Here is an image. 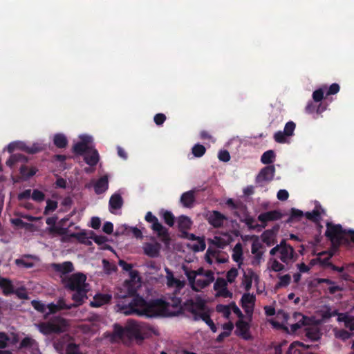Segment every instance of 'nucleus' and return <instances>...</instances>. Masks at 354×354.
Wrapping results in <instances>:
<instances>
[{
  "label": "nucleus",
  "instance_id": "f257e3e1",
  "mask_svg": "<svg viewBox=\"0 0 354 354\" xmlns=\"http://www.w3.org/2000/svg\"><path fill=\"white\" fill-rule=\"evenodd\" d=\"M129 274L130 280L124 281L120 292L117 294L121 299L116 304L118 311L125 315H136L146 317H155L162 314L169 304L159 299L147 302L137 294L136 281L140 280L138 271L132 269Z\"/></svg>",
  "mask_w": 354,
  "mask_h": 354
},
{
  "label": "nucleus",
  "instance_id": "f03ea898",
  "mask_svg": "<svg viewBox=\"0 0 354 354\" xmlns=\"http://www.w3.org/2000/svg\"><path fill=\"white\" fill-rule=\"evenodd\" d=\"M147 328V325L145 323L129 320L124 328L118 324H115L113 325V335L120 339H124L127 337L143 340L146 337L145 330Z\"/></svg>",
  "mask_w": 354,
  "mask_h": 354
},
{
  "label": "nucleus",
  "instance_id": "7ed1b4c3",
  "mask_svg": "<svg viewBox=\"0 0 354 354\" xmlns=\"http://www.w3.org/2000/svg\"><path fill=\"white\" fill-rule=\"evenodd\" d=\"M349 234L351 241L354 243V230H344L340 224H333L330 222L326 223L325 236L331 241L333 246L337 248L344 241L348 242L344 235Z\"/></svg>",
  "mask_w": 354,
  "mask_h": 354
},
{
  "label": "nucleus",
  "instance_id": "20e7f679",
  "mask_svg": "<svg viewBox=\"0 0 354 354\" xmlns=\"http://www.w3.org/2000/svg\"><path fill=\"white\" fill-rule=\"evenodd\" d=\"M27 162L28 158L26 156L21 153H15L11 155L9 159L7 160L6 165L13 169L20 165V174L25 180H28L36 174L37 169L34 167L29 168L26 166V163Z\"/></svg>",
  "mask_w": 354,
  "mask_h": 354
},
{
  "label": "nucleus",
  "instance_id": "39448f33",
  "mask_svg": "<svg viewBox=\"0 0 354 354\" xmlns=\"http://www.w3.org/2000/svg\"><path fill=\"white\" fill-rule=\"evenodd\" d=\"M145 221L151 223V228L156 232L158 237L165 245H168L170 243L171 238L169 234L168 229L164 227L158 221V218L155 216L151 212H147L145 215Z\"/></svg>",
  "mask_w": 354,
  "mask_h": 354
},
{
  "label": "nucleus",
  "instance_id": "423d86ee",
  "mask_svg": "<svg viewBox=\"0 0 354 354\" xmlns=\"http://www.w3.org/2000/svg\"><path fill=\"white\" fill-rule=\"evenodd\" d=\"M37 327L39 330L46 335L61 333L65 330L66 321L62 318H57L46 322H41L37 325Z\"/></svg>",
  "mask_w": 354,
  "mask_h": 354
},
{
  "label": "nucleus",
  "instance_id": "0eeeda50",
  "mask_svg": "<svg viewBox=\"0 0 354 354\" xmlns=\"http://www.w3.org/2000/svg\"><path fill=\"white\" fill-rule=\"evenodd\" d=\"M86 277L83 273H75L72 274L66 281V286L71 290H77L79 289L86 288Z\"/></svg>",
  "mask_w": 354,
  "mask_h": 354
},
{
  "label": "nucleus",
  "instance_id": "6e6552de",
  "mask_svg": "<svg viewBox=\"0 0 354 354\" xmlns=\"http://www.w3.org/2000/svg\"><path fill=\"white\" fill-rule=\"evenodd\" d=\"M226 205L233 211L235 216L241 221L248 214L246 205L241 201H234L232 198H228L226 201Z\"/></svg>",
  "mask_w": 354,
  "mask_h": 354
},
{
  "label": "nucleus",
  "instance_id": "1a4fd4ad",
  "mask_svg": "<svg viewBox=\"0 0 354 354\" xmlns=\"http://www.w3.org/2000/svg\"><path fill=\"white\" fill-rule=\"evenodd\" d=\"M80 141L74 145L73 149V152L78 155L85 154L88 151L92 148L91 143L93 141L91 136L84 135L80 136Z\"/></svg>",
  "mask_w": 354,
  "mask_h": 354
},
{
  "label": "nucleus",
  "instance_id": "9d476101",
  "mask_svg": "<svg viewBox=\"0 0 354 354\" xmlns=\"http://www.w3.org/2000/svg\"><path fill=\"white\" fill-rule=\"evenodd\" d=\"M282 216L283 214L279 210H271L261 213L257 218L261 222V225H263L265 228L267 226L268 222L278 221Z\"/></svg>",
  "mask_w": 354,
  "mask_h": 354
},
{
  "label": "nucleus",
  "instance_id": "9b49d317",
  "mask_svg": "<svg viewBox=\"0 0 354 354\" xmlns=\"http://www.w3.org/2000/svg\"><path fill=\"white\" fill-rule=\"evenodd\" d=\"M281 244L282 246L279 250V259L283 263L288 264L293 259L295 250L290 245L286 243L285 239L281 241Z\"/></svg>",
  "mask_w": 354,
  "mask_h": 354
},
{
  "label": "nucleus",
  "instance_id": "f8f14e48",
  "mask_svg": "<svg viewBox=\"0 0 354 354\" xmlns=\"http://www.w3.org/2000/svg\"><path fill=\"white\" fill-rule=\"evenodd\" d=\"M185 308L187 310L192 313L194 315V317H196V314H200V312L198 310L203 311L205 308V302L203 299L200 297H198L196 301L188 300L185 304Z\"/></svg>",
  "mask_w": 354,
  "mask_h": 354
},
{
  "label": "nucleus",
  "instance_id": "ddd939ff",
  "mask_svg": "<svg viewBox=\"0 0 354 354\" xmlns=\"http://www.w3.org/2000/svg\"><path fill=\"white\" fill-rule=\"evenodd\" d=\"M275 167L274 165H268L261 169L259 174L257 177V182L260 183L261 182L271 181L274 176Z\"/></svg>",
  "mask_w": 354,
  "mask_h": 354
},
{
  "label": "nucleus",
  "instance_id": "4468645a",
  "mask_svg": "<svg viewBox=\"0 0 354 354\" xmlns=\"http://www.w3.org/2000/svg\"><path fill=\"white\" fill-rule=\"evenodd\" d=\"M236 334L239 336L242 337L244 339H250L251 336L249 333L250 324L243 319H239L236 323Z\"/></svg>",
  "mask_w": 354,
  "mask_h": 354
},
{
  "label": "nucleus",
  "instance_id": "2eb2a0df",
  "mask_svg": "<svg viewBox=\"0 0 354 354\" xmlns=\"http://www.w3.org/2000/svg\"><path fill=\"white\" fill-rule=\"evenodd\" d=\"M195 191L189 190L184 192L180 198V202L184 207L192 208L195 203Z\"/></svg>",
  "mask_w": 354,
  "mask_h": 354
},
{
  "label": "nucleus",
  "instance_id": "dca6fc26",
  "mask_svg": "<svg viewBox=\"0 0 354 354\" xmlns=\"http://www.w3.org/2000/svg\"><path fill=\"white\" fill-rule=\"evenodd\" d=\"M225 220H227V218L218 211H213L208 218L209 223L216 228L223 226Z\"/></svg>",
  "mask_w": 354,
  "mask_h": 354
},
{
  "label": "nucleus",
  "instance_id": "f3484780",
  "mask_svg": "<svg viewBox=\"0 0 354 354\" xmlns=\"http://www.w3.org/2000/svg\"><path fill=\"white\" fill-rule=\"evenodd\" d=\"M178 228L180 234L186 232L192 228L193 221L191 218L185 215H180L177 218Z\"/></svg>",
  "mask_w": 354,
  "mask_h": 354
},
{
  "label": "nucleus",
  "instance_id": "a211bd4d",
  "mask_svg": "<svg viewBox=\"0 0 354 354\" xmlns=\"http://www.w3.org/2000/svg\"><path fill=\"white\" fill-rule=\"evenodd\" d=\"M309 347L308 345L295 341L290 344L286 354H305L304 351Z\"/></svg>",
  "mask_w": 354,
  "mask_h": 354
},
{
  "label": "nucleus",
  "instance_id": "6ab92c4d",
  "mask_svg": "<svg viewBox=\"0 0 354 354\" xmlns=\"http://www.w3.org/2000/svg\"><path fill=\"white\" fill-rule=\"evenodd\" d=\"M52 268L57 272L66 274L72 272L74 270V266L72 262L65 261L62 263H53Z\"/></svg>",
  "mask_w": 354,
  "mask_h": 354
},
{
  "label": "nucleus",
  "instance_id": "aec40b11",
  "mask_svg": "<svg viewBox=\"0 0 354 354\" xmlns=\"http://www.w3.org/2000/svg\"><path fill=\"white\" fill-rule=\"evenodd\" d=\"M111 295L109 294H97L93 300L91 301V306L93 307H100L108 304L111 300Z\"/></svg>",
  "mask_w": 354,
  "mask_h": 354
},
{
  "label": "nucleus",
  "instance_id": "412c9836",
  "mask_svg": "<svg viewBox=\"0 0 354 354\" xmlns=\"http://www.w3.org/2000/svg\"><path fill=\"white\" fill-rule=\"evenodd\" d=\"M84 159L87 165L91 167L95 166L97 164L100 159L99 153L96 149H93L91 148L90 151H88L84 154Z\"/></svg>",
  "mask_w": 354,
  "mask_h": 354
},
{
  "label": "nucleus",
  "instance_id": "4be33fe9",
  "mask_svg": "<svg viewBox=\"0 0 354 354\" xmlns=\"http://www.w3.org/2000/svg\"><path fill=\"white\" fill-rule=\"evenodd\" d=\"M109 188V180L106 176L100 178L94 185V190L97 194L105 192Z\"/></svg>",
  "mask_w": 354,
  "mask_h": 354
},
{
  "label": "nucleus",
  "instance_id": "5701e85b",
  "mask_svg": "<svg viewBox=\"0 0 354 354\" xmlns=\"http://www.w3.org/2000/svg\"><path fill=\"white\" fill-rule=\"evenodd\" d=\"M195 321H198L199 319H202L205 324L210 328L211 330L213 333H216L217 330V328L214 323L213 320L211 319L210 315L207 313H202L200 314H196V317H194Z\"/></svg>",
  "mask_w": 354,
  "mask_h": 354
},
{
  "label": "nucleus",
  "instance_id": "b1692460",
  "mask_svg": "<svg viewBox=\"0 0 354 354\" xmlns=\"http://www.w3.org/2000/svg\"><path fill=\"white\" fill-rule=\"evenodd\" d=\"M243 248L241 243H238L235 245L234 248H233V254L232 255V259L234 261L238 263L239 268H241V266L243 264Z\"/></svg>",
  "mask_w": 354,
  "mask_h": 354
},
{
  "label": "nucleus",
  "instance_id": "393cba45",
  "mask_svg": "<svg viewBox=\"0 0 354 354\" xmlns=\"http://www.w3.org/2000/svg\"><path fill=\"white\" fill-rule=\"evenodd\" d=\"M240 221L244 223L250 230L261 232L263 229H264L263 225L256 223L255 219L250 216L249 214L242 218Z\"/></svg>",
  "mask_w": 354,
  "mask_h": 354
},
{
  "label": "nucleus",
  "instance_id": "a878e982",
  "mask_svg": "<svg viewBox=\"0 0 354 354\" xmlns=\"http://www.w3.org/2000/svg\"><path fill=\"white\" fill-rule=\"evenodd\" d=\"M144 252L149 257H158L160 254V245L158 243H147L144 247Z\"/></svg>",
  "mask_w": 354,
  "mask_h": 354
},
{
  "label": "nucleus",
  "instance_id": "bb28decb",
  "mask_svg": "<svg viewBox=\"0 0 354 354\" xmlns=\"http://www.w3.org/2000/svg\"><path fill=\"white\" fill-rule=\"evenodd\" d=\"M0 288L6 296L10 295L15 292L12 281L6 278L0 277Z\"/></svg>",
  "mask_w": 354,
  "mask_h": 354
},
{
  "label": "nucleus",
  "instance_id": "cd10ccee",
  "mask_svg": "<svg viewBox=\"0 0 354 354\" xmlns=\"http://www.w3.org/2000/svg\"><path fill=\"white\" fill-rule=\"evenodd\" d=\"M75 293L72 296L73 300L75 301L73 304H75V308L80 306L84 302V300L87 298L86 293L87 290L84 289H79L77 290H74Z\"/></svg>",
  "mask_w": 354,
  "mask_h": 354
},
{
  "label": "nucleus",
  "instance_id": "c85d7f7f",
  "mask_svg": "<svg viewBox=\"0 0 354 354\" xmlns=\"http://www.w3.org/2000/svg\"><path fill=\"white\" fill-rule=\"evenodd\" d=\"M123 205V200L120 194H113L109 199L110 209H119Z\"/></svg>",
  "mask_w": 354,
  "mask_h": 354
},
{
  "label": "nucleus",
  "instance_id": "c756f323",
  "mask_svg": "<svg viewBox=\"0 0 354 354\" xmlns=\"http://www.w3.org/2000/svg\"><path fill=\"white\" fill-rule=\"evenodd\" d=\"M53 144L59 149L66 148L68 145L66 136L63 133H56L53 137Z\"/></svg>",
  "mask_w": 354,
  "mask_h": 354
},
{
  "label": "nucleus",
  "instance_id": "7c9ffc66",
  "mask_svg": "<svg viewBox=\"0 0 354 354\" xmlns=\"http://www.w3.org/2000/svg\"><path fill=\"white\" fill-rule=\"evenodd\" d=\"M254 275V272L252 270H248V273L244 272L243 274L241 283L247 292H248L252 288V278Z\"/></svg>",
  "mask_w": 354,
  "mask_h": 354
},
{
  "label": "nucleus",
  "instance_id": "2f4dec72",
  "mask_svg": "<svg viewBox=\"0 0 354 354\" xmlns=\"http://www.w3.org/2000/svg\"><path fill=\"white\" fill-rule=\"evenodd\" d=\"M306 336L311 341H317L320 338L319 329L316 326H309L306 328Z\"/></svg>",
  "mask_w": 354,
  "mask_h": 354
},
{
  "label": "nucleus",
  "instance_id": "473e14b6",
  "mask_svg": "<svg viewBox=\"0 0 354 354\" xmlns=\"http://www.w3.org/2000/svg\"><path fill=\"white\" fill-rule=\"evenodd\" d=\"M293 319L300 325L301 327L309 326L311 322V319L308 317L298 312L294 313Z\"/></svg>",
  "mask_w": 354,
  "mask_h": 354
},
{
  "label": "nucleus",
  "instance_id": "72a5a7b5",
  "mask_svg": "<svg viewBox=\"0 0 354 354\" xmlns=\"http://www.w3.org/2000/svg\"><path fill=\"white\" fill-rule=\"evenodd\" d=\"M262 241L268 246L273 245L275 243L274 233L272 230H268L263 232L261 235Z\"/></svg>",
  "mask_w": 354,
  "mask_h": 354
},
{
  "label": "nucleus",
  "instance_id": "f704fd0d",
  "mask_svg": "<svg viewBox=\"0 0 354 354\" xmlns=\"http://www.w3.org/2000/svg\"><path fill=\"white\" fill-rule=\"evenodd\" d=\"M160 216L163 218L165 223L170 227H172L175 223V216L171 212L162 209L160 212Z\"/></svg>",
  "mask_w": 354,
  "mask_h": 354
},
{
  "label": "nucleus",
  "instance_id": "c9c22d12",
  "mask_svg": "<svg viewBox=\"0 0 354 354\" xmlns=\"http://www.w3.org/2000/svg\"><path fill=\"white\" fill-rule=\"evenodd\" d=\"M304 214V212L298 209L292 208L290 209V215L286 221V223H290L293 221H299L303 218Z\"/></svg>",
  "mask_w": 354,
  "mask_h": 354
},
{
  "label": "nucleus",
  "instance_id": "e433bc0d",
  "mask_svg": "<svg viewBox=\"0 0 354 354\" xmlns=\"http://www.w3.org/2000/svg\"><path fill=\"white\" fill-rule=\"evenodd\" d=\"M20 149L30 154H35L42 150V147L39 144H33L31 146H28L26 144H21Z\"/></svg>",
  "mask_w": 354,
  "mask_h": 354
},
{
  "label": "nucleus",
  "instance_id": "4c0bfd02",
  "mask_svg": "<svg viewBox=\"0 0 354 354\" xmlns=\"http://www.w3.org/2000/svg\"><path fill=\"white\" fill-rule=\"evenodd\" d=\"M185 274L186 277H187V279L189 281V283L190 284L191 288L194 291L198 292V289L196 288L195 283L196 281V275L194 270H189L187 268H184Z\"/></svg>",
  "mask_w": 354,
  "mask_h": 354
},
{
  "label": "nucleus",
  "instance_id": "58836bf2",
  "mask_svg": "<svg viewBox=\"0 0 354 354\" xmlns=\"http://www.w3.org/2000/svg\"><path fill=\"white\" fill-rule=\"evenodd\" d=\"M274 158H275L274 152L272 150H268L262 154V156L261 157V161L262 163H263L265 165H269L274 162Z\"/></svg>",
  "mask_w": 354,
  "mask_h": 354
},
{
  "label": "nucleus",
  "instance_id": "ea45409f",
  "mask_svg": "<svg viewBox=\"0 0 354 354\" xmlns=\"http://www.w3.org/2000/svg\"><path fill=\"white\" fill-rule=\"evenodd\" d=\"M165 271L167 274V284L168 286L172 287L180 283V281L174 277L173 272L170 269L165 268Z\"/></svg>",
  "mask_w": 354,
  "mask_h": 354
},
{
  "label": "nucleus",
  "instance_id": "a19ab883",
  "mask_svg": "<svg viewBox=\"0 0 354 354\" xmlns=\"http://www.w3.org/2000/svg\"><path fill=\"white\" fill-rule=\"evenodd\" d=\"M47 230L50 234L53 235H65L67 232V228L63 227L62 226H57L56 225L50 226L47 228Z\"/></svg>",
  "mask_w": 354,
  "mask_h": 354
},
{
  "label": "nucleus",
  "instance_id": "79ce46f5",
  "mask_svg": "<svg viewBox=\"0 0 354 354\" xmlns=\"http://www.w3.org/2000/svg\"><path fill=\"white\" fill-rule=\"evenodd\" d=\"M326 88L327 86H324L313 93V99L315 102H320L324 99Z\"/></svg>",
  "mask_w": 354,
  "mask_h": 354
},
{
  "label": "nucleus",
  "instance_id": "37998d69",
  "mask_svg": "<svg viewBox=\"0 0 354 354\" xmlns=\"http://www.w3.org/2000/svg\"><path fill=\"white\" fill-rule=\"evenodd\" d=\"M192 154L196 158L202 157L206 152L205 147L201 144H196L192 149Z\"/></svg>",
  "mask_w": 354,
  "mask_h": 354
},
{
  "label": "nucleus",
  "instance_id": "c03bdc74",
  "mask_svg": "<svg viewBox=\"0 0 354 354\" xmlns=\"http://www.w3.org/2000/svg\"><path fill=\"white\" fill-rule=\"evenodd\" d=\"M255 297L250 293H245L241 297L242 307L245 308L247 304L254 305Z\"/></svg>",
  "mask_w": 354,
  "mask_h": 354
},
{
  "label": "nucleus",
  "instance_id": "a18cd8bd",
  "mask_svg": "<svg viewBox=\"0 0 354 354\" xmlns=\"http://www.w3.org/2000/svg\"><path fill=\"white\" fill-rule=\"evenodd\" d=\"M218 313H223L224 317L228 319L231 315V306L230 305L218 304L216 307Z\"/></svg>",
  "mask_w": 354,
  "mask_h": 354
},
{
  "label": "nucleus",
  "instance_id": "49530a36",
  "mask_svg": "<svg viewBox=\"0 0 354 354\" xmlns=\"http://www.w3.org/2000/svg\"><path fill=\"white\" fill-rule=\"evenodd\" d=\"M36 342L31 337H26L20 342V348H30L33 347Z\"/></svg>",
  "mask_w": 354,
  "mask_h": 354
},
{
  "label": "nucleus",
  "instance_id": "de8ad7c7",
  "mask_svg": "<svg viewBox=\"0 0 354 354\" xmlns=\"http://www.w3.org/2000/svg\"><path fill=\"white\" fill-rule=\"evenodd\" d=\"M57 207V202L50 199L46 201V206L45 207L44 214L47 215L50 212L55 211Z\"/></svg>",
  "mask_w": 354,
  "mask_h": 354
},
{
  "label": "nucleus",
  "instance_id": "09e8293b",
  "mask_svg": "<svg viewBox=\"0 0 354 354\" xmlns=\"http://www.w3.org/2000/svg\"><path fill=\"white\" fill-rule=\"evenodd\" d=\"M205 248L206 244L203 237L198 238L197 240V243L193 244L192 246V248L194 252L203 251L205 250Z\"/></svg>",
  "mask_w": 354,
  "mask_h": 354
},
{
  "label": "nucleus",
  "instance_id": "8fccbe9b",
  "mask_svg": "<svg viewBox=\"0 0 354 354\" xmlns=\"http://www.w3.org/2000/svg\"><path fill=\"white\" fill-rule=\"evenodd\" d=\"M66 354H82L80 351L79 345L75 343H69L66 347Z\"/></svg>",
  "mask_w": 354,
  "mask_h": 354
},
{
  "label": "nucleus",
  "instance_id": "3c124183",
  "mask_svg": "<svg viewBox=\"0 0 354 354\" xmlns=\"http://www.w3.org/2000/svg\"><path fill=\"white\" fill-rule=\"evenodd\" d=\"M271 270L274 272H280L285 269V266L279 263L276 259H270Z\"/></svg>",
  "mask_w": 354,
  "mask_h": 354
},
{
  "label": "nucleus",
  "instance_id": "603ef678",
  "mask_svg": "<svg viewBox=\"0 0 354 354\" xmlns=\"http://www.w3.org/2000/svg\"><path fill=\"white\" fill-rule=\"evenodd\" d=\"M296 124L292 121L288 122L285 127L283 131L285 132V134H286V136H291L293 135L294 131L295 129Z\"/></svg>",
  "mask_w": 354,
  "mask_h": 354
},
{
  "label": "nucleus",
  "instance_id": "864d4df0",
  "mask_svg": "<svg viewBox=\"0 0 354 354\" xmlns=\"http://www.w3.org/2000/svg\"><path fill=\"white\" fill-rule=\"evenodd\" d=\"M238 276V270L235 268H231L227 272L226 278L227 281L232 283L235 281V279Z\"/></svg>",
  "mask_w": 354,
  "mask_h": 354
},
{
  "label": "nucleus",
  "instance_id": "5fc2aeb1",
  "mask_svg": "<svg viewBox=\"0 0 354 354\" xmlns=\"http://www.w3.org/2000/svg\"><path fill=\"white\" fill-rule=\"evenodd\" d=\"M291 281V277L289 274H284L283 276L279 277V281L277 283V286L279 287H286L288 286Z\"/></svg>",
  "mask_w": 354,
  "mask_h": 354
},
{
  "label": "nucleus",
  "instance_id": "6e6d98bb",
  "mask_svg": "<svg viewBox=\"0 0 354 354\" xmlns=\"http://www.w3.org/2000/svg\"><path fill=\"white\" fill-rule=\"evenodd\" d=\"M71 236L75 238L81 243H86L88 239L86 233L84 232L73 233L71 234Z\"/></svg>",
  "mask_w": 354,
  "mask_h": 354
},
{
  "label": "nucleus",
  "instance_id": "4d7b16f0",
  "mask_svg": "<svg viewBox=\"0 0 354 354\" xmlns=\"http://www.w3.org/2000/svg\"><path fill=\"white\" fill-rule=\"evenodd\" d=\"M32 306L38 312L44 313L46 310V306L41 301L32 300L31 301Z\"/></svg>",
  "mask_w": 354,
  "mask_h": 354
},
{
  "label": "nucleus",
  "instance_id": "13d9d810",
  "mask_svg": "<svg viewBox=\"0 0 354 354\" xmlns=\"http://www.w3.org/2000/svg\"><path fill=\"white\" fill-rule=\"evenodd\" d=\"M305 216L308 220H310V221H313L315 222L319 221V220L320 218V213L317 209H314L311 212H307L305 214Z\"/></svg>",
  "mask_w": 354,
  "mask_h": 354
},
{
  "label": "nucleus",
  "instance_id": "bf43d9fd",
  "mask_svg": "<svg viewBox=\"0 0 354 354\" xmlns=\"http://www.w3.org/2000/svg\"><path fill=\"white\" fill-rule=\"evenodd\" d=\"M338 315V310H331L330 307L326 306V310L322 313V317L324 319H328L332 317H335Z\"/></svg>",
  "mask_w": 354,
  "mask_h": 354
},
{
  "label": "nucleus",
  "instance_id": "052dcab7",
  "mask_svg": "<svg viewBox=\"0 0 354 354\" xmlns=\"http://www.w3.org/2000/svg\"><path fill=\"white\" fill-rule=\"evenodd\" d=\"M227 281L223 278H218L214 284V289L216 291H220V290H222L225 286H227Z\"/></svg>",
  "mask_w": 354,
  "mask_h": 354
},
{
  "label": "nucleus",
  "instance_id": "680f3d73",
  "mask_svg": "<svg viewBox=\"0 0 354 354\" xmlns=\"http://www.w3.org/2000/svg\"><path fill=\"white\" fill-rule=\"evenodd\" d=\"M339 85L337 83H333L326 88V95L328 96L337 94L339 91Z\"/></svg>",
  "mask_w": 354,
  "mask_h": 354
},
{
  "label": "nucleus",
  "instance_id": "e2e57ef3",
  "mask_svg": "<svg viewBox=\"0 0 354 354\" xmlns=\"http://www.w3.org/2000/svg\"><path fill=\"white\" fill-rule=\"evenodd\" d=\"M211 282H209V281L206 279H196L195 286L196 289H198V291H200L201 289H203L206 287H207Z\"/></svg>",
  "mask_w": 354,
  "mask_h": 354
},
{
  "label": "nucleus",
  "instance_id": "0e129e2a",
  "mask_svg": "<svg viewBox=\"0 0 354 354\" xmlns=\"http://www.w3.org/2000/svg\"><path fill=\"white\" fill-rule=\"evenodd\" d=\"M32 198L35 201L41 202L45 198V194L41 191L34 189L32 193Z\"/></svg>",
  "mask_w": 354,
  "mask_h": 354
},
{
  "label": "nucleus",
  "instance_id": "69168bd1",
  "mask_svg": "<svg viewBox=\"0 0 354 354\" xmlns=\"http://www.w3.org/2000/svg\"><path fill=\"white\" fill-rule=\"evenodd\" d=\"M335 335L336 338L342 340H346L351 337V333L344 329L337 330Z\"/></svg>",
  "mask_w": 354,
  "mask_h": 354
},
{
  "label": "nucleus",
  "instance_id": "338daca9",
  "mask_svg": "<svg viewBox=\"0 0 354 354\" xmlns=\"http://www.w3.org/2000/svg\"><path fill=\"white\" fill-rule=\"evenodd\" d=\"M57 305L59 310H70L76 306L75 304H66L64 299H59L57 302Z\"/></svg>",
  "mask_w": 354,
  "mask_h": 354
},
{
  "label": "nucleus",
  "instance_id": "774afa93",
  "mask_svg": "<svg viewBox=\"0 0 354 354\" xmlns=\"http://www.w3.org/2000/svg\"><path fill=\"white\" fill-rule=\"evenodd\" d=\"M286 134L284 131H279L274 135V140L278 143H285L286 142Z\"/></svg>",
  "mask_w": 354,
  "mask_h": 354
}]
</instances>
